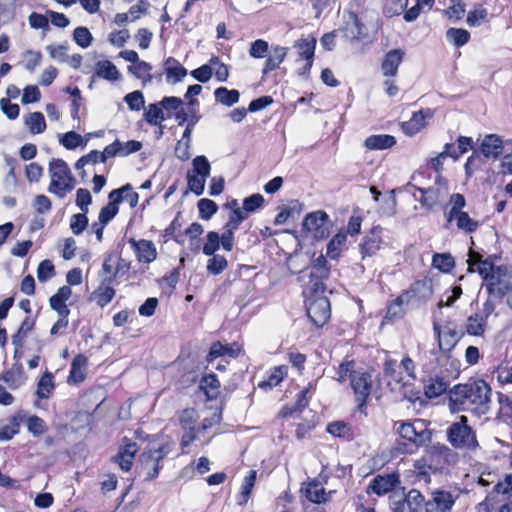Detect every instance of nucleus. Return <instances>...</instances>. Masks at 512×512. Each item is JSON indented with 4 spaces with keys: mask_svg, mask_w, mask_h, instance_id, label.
Returning a JSON list of instances; mask_svg holds the SVG:
<instances>
[{
    "mask_svg": "<svg viewBox=\"0 0 512 512\" xmlns=\"http://www.w3.org/2000/svg\"><path fill=\"white\" fill-rule=\"evenodd\" d=\"M466 416H460L459 421L447 428V438L450 444L457 449L474 450L478 446L476 435L467 424Z\"/></svg>",
    "mask_w": 512,
    "mask_h": 512,
    "instance_id": "nucleus-3",
    "label": "nucleus"
},
{
    "mask_svg": "<svg viewBox=\"0 0 512 512\" xmlns=\"http://www.w3.org/2000/svg\"><path fill=\"white\" fill-rule=\"evenodd\" d=\"M306 498L317 504L324 503L328 500L327 493L322 484L318 482H310L305 489Z\"/></svg>",
    "mask_w": 512,
    "mask_h": 512,
    "instance_id": "nucleus-33",
    "label": "nucleus"
},
{
    "mask_svg": "<svg viewBox=\"0 0 512 512\" xmlns=\"http://www.w3.org/2000/svg\"><path fill=\"white\" fill-rule=\"evenodd\" d=\"M193 173L208 178L210 176L211 166L205 156H197L193 159Z\"/></svg>",
    "mask_w": 512,
    "mask_h": 512,
    "instance_id": "nucleus-55",
    "label": "nucleus"
},
{
    "mask_svg": "<svg viewBox=\"0 0 512 512\" xmlns=\"http://www.w3.org/2000/svg\"><path fill=\"white\" fill-rule=\"evenodd\" d=\"M212 256L208 260L207 271L213 275H218L227 268L228 262L222 255L213 254Z\"/></svg>",
    "mask_w": 512,
    "mask_h": 512,
    "instance_id": "nucleus-50",
    "label": "nucleus"
},
{
    "mask_svg": "<svg viewBox=\"0 0 512 512\" xmlns=\"http://www.w3.org/2000/svg\"><path fill=\"white\" fill-rule=\"evenodd\" d=\"M288 368L286 366L274 367L270 370L266 380L259 382L258 387L261 389H271L277 386L287 375Z\"/></svg>",
    "mask_w": 512,
    "mask_h": 512,
    "instance_id": "nucleus-32",
    "label": "nucleus"
},
{
    "mask_svg": "<svg viewBox=\"0 0 512 512\" xmlns=\"http://www.w3.org/2000/svg\"><path fill=\"white\" fill-rule=\"evenodd\" d=\"M396 432L405 440L414 444L416 447H423L429 444L432 440V432L422 427V423L398 421L394 424Z\"/></svg>",
    "mask_w": 512,
    "mask_h": 512,
    "instance_id": "nucleus-6",
    "label": "nucleus"
},
{
    "mask_svg": "<svg viewBox=\"0 0 512 512\" xmlns=\"http://www.w3.org/2000/svg\"><path fill=\"white\" fill-rule=\"evenodd\" d=\"M115 276L116 273L108 278L103 279L101 285L92 294L97 304L101 307H104L110 303L115 296V290L112 287L113 278Z\"/></svg>",
    "mask_w": 512,
    "mask_h": 512,
    "instance_id": "nucleus-23",
    "label": "nucleus"
},
{
    "mask_svg": "<svg viewBox=\"0 0 512 512\" xmlns=\"http://www.w3.org/2000/svg\"><path fill=\"white\" fill-rule=\"evenodd\" d=\"M124 101L133 111H140L145 104L144 96L140 91H133L124 97Z\"/></svg>",
    "mask_w": 512,
    "mask_h": 512,
    "instance_id": "nucleus-56",
    "label": "nucleus"
},
{
    "mask_svg": "<svg viewBox=\"0 0 512 512\" xmlns=\"http://www.w3.org/2000/svg\"><path fill=\"white\" fill-rule=\"evenodd\" d=\"M432 265L440 271L449 272L454 267V259L450 254H435Z\"/></svg>",
    "mask_w": 512,
    "mask_h": 512,
    "instance_id": "nucleus-48",
    "label": "nucleus"
},
{
    "mask_svg": "<svg viewBox=\"0 0 512 512\" xmlns=\"http://www.w3.org/2000/svg\"><path fill=\"white\" fill-rule=\"evenodd\" d=\"M446 37L455 46L461 47L469 41L470 33L465 29L450 28L446 32Z\"/></svg>",
    "mask_w": 512,
    "mask_h": 512,
    "instance_id": "nucleus-46",
    "label": "nucleus"
},
{
    "mask_svg": "<svg viewBox=\"0 0 512 512\" xmlns=\"http://www.w3.org/2000/svg\"><path fill=\"white\" fill-rule=\"evenodd\" d=\"M131 247L140 263H151L157 257V250L154 243L150 240H135L131 238L129 240Z\"/></svg>",
    "mask_w": 512,
    "mask_h": 512,
    "instance_id": "nucleus-16",
    "label": "nucleus"
},
{
    "mask_svg": "<svg viewBox=\"0 0 512 512\" xmlns=\"http://www.w3.org/2000/svg\"><path fill=\"white\" fill-rule=\"evenodd\" d=\"M263 203L264 197L261 194H253L243 200V211H245L248 216L249 213H253L260 208Z\"/></svg>",
    "mask_w": 512,
    "mask_h": 512,
    "instance_id": "nucleus-57",
    "label": "nucleus"
},
{
    "mask_svg": "<svg viewBox=\"0 0 512 512\" xmlns=\"http://www.w3.org/2000/svg\"><path fill=\"white\" fill-rule=\"evenodd\" d=\"M449 386V381L439 375H435L429 378L425 385V394L429 398H435L446 392Z\"/></svg>",
    "mask_w": 512,
    "mask_h": 512,
    "instance_id": "nucleus-27",
    "label": "nucleus"
},
{
    "mask_svg": "<svg viewBox=\"0 0 512 512\" xmlns=\"http://www.w3.org/2000/svg\"><path fill=\"white\" fill-rule=\"evenodd\" d=\"M256 481V471L250 470L248 475L244 478L242 486H241V492L239 495V501L238 503L240 505L245 504L250 496L251 490L255 484Z\"/></svg>",
    "mask_w": 512,
    "mask_h": 512,
    "instance_id": "nucleus-43",
    "label": "nucleus"
},
{
    "mask_svg": "<svg viewBox=\"0 0 512 512\" xmlns=\"http://www.w3.org/2000/svg\"><path fill=\"white\" fill-rule=\"evenodd\" d=\"M395 144V137L388 134L371 135L364 142L365 147L369 150H384Z\"/></svg>",
    "mask_w": 512,
    "mask_h": 512,
    "instance_id": "nucleus-26",
    "label": "nucleus"
},
{
    "mask_svg": "<svg viewBox=\"0 0 512 512\" xmlns=\"http://www.w3.org/2000/svg\"><path fill=\"white\" fill-rule=\"evenodd\" d=\"M53 378V374L46 371L38 381L36 393L40 399H47L54 390Z\"/></svg>",
    "mask_w": 512,
    "mask_h": 512,
    "instance_id": "nucleus-36",
    "label": "nucleus"
},
{
    "mask_svg": "<svg viewBox=\"0 0 512 512\" xmlns=\"http://www.w3.org/2000/svg\"><path fill=\"white\" fill-rule=\"evenodd\" d=\"M138 445L135 442H127L113 457L123 471H129L132 467Z\"/></svg>",
    "mask_w": 512,
    "mask_h": 512,
    "instance_id": "nucleus-20",
    "label": "nucleus"
},
{
    "mask_svg": "<svg viewBox=\"0 0 512 512\" xmlns=\"http://www.w3.org/2000/svg\"><path fill=\"white\" fill-rule=\"evenodd\" d=\"M350 385L355 394V400L359 408H362L372 389V376L366 371L354 372Z\"/></svg>",
    "mask_w": 512,
    "mask_h": 512,
    "instance_id": "nucleus-13",
    "label": "nucleus"
},
{
    "mask_svg": "<svg viewBox=\"0 0 512 512\" xmlns=\"http://www.w3.org/2000/svg\"><path fill=\"white\" fill-rule=\"evenodd\" d=\"M488 15L487 9L478 7L477 9L470 11L467 15L466 22L470 27H478L483 21L486 20Z\"/></svg>",
    "mask_w": 512,
    "mask_h": 512,
    "instance_id": "nucleus-59",
    "label": "nucleus"
},
{
    "mask_svg": "<svg viewBox=\"0 0 512 512\" xmlns=\"http://www.w3.org/2000/svg\"><path fill=\"white\" fill-rule=\"evenodd\" d=\"M28 431L34 436L39 437L43 435L47 430V424L45 421L37 415H32L27 418L26 421Z\"/></svg>",
    "mask_w": 512,
    "mask_h": 512,
    "instance_id": "nucleus-42",
    "label": "nucleus"
},
{
    "mask_svg": "<svg viewBox=\"0 0 512 512\" xmlns=\"http://www.w3.org/2000/svg\"><path fill=\"white\" fill-rule=\"evenodd\" d=\"M380 227H374L370 230V232L363 238V241L360 244V250L362 257H370L376 254L378 250H380L382 245Z\"/></svg>",
    "mask_w": 512,
    "mask_h": 512,
    "instance_id": "nucleus-17",
    "label": "nucleus"
},
{
    "mask_svg": "<svg viewBox=\"0 0 512 512\" xmlns=\"http://www.w3.org/2000/svg\"><path fill=\"white\" fill-rule=\"evenodd\" d=\"M491 387L478 379L458 384L450 390V405L454 410H470L476 415H484L490 409Z\"/></svg>",
    "mask_w": 512,
    "mask_h": 512,
    "instance_id": "nucleus-1",
    "label": "nucleus"
},
{
    "mask_svg": "<svg viewBox=\"0 0 512 512\" xmlns=\"http://www.w3.org/2000/svg\"><path fill=\"white\" fill-rule=\"evenodd\" d=\"M315 46L316 39L313 37L303 38L296 43L299 57L307 61L304 67V73L308 72L312 67Z\"/></svg>",
    "mask_w": 512,
    "mask_h": 512,
    "instance_id": "nucleus-24",
    "label": "nucleus"
},
{
    "mask_svg": "<svg viewBox=\"0 0 512 512\" xmlns=\"http://www.w3.org/2000/svg\"><path fill=\"white\" fill-rule=\"evenodd\" d=\"M25 124L33 134H40L46 129V122L41 112H32L25 117Z\"/></svg>",
    "mask_w": 512,
    "mask_h": 512,
    "instance_id": "nucleus-37",
    "label": "nucleus"
},
{
    "mask_svg": "<svg viewBox=\"0 0 512 512\" xmlns=\"http://www.w3.org/2000/svg\"><path fill=\"white\" fill-rule=\"evenodd\" d=\"M214 96L217 102L231 107L238 103L240 93L236 89L228 90L226 87H219L214 91Z\"/></svg>",
    "mask_w": 512,
    "mask_h": 512,
    "instance_id": "nucleus-34",
    "label": "nucleus"
},
{
    "mask_svg": "<svg viewBox=\"0 0 512 512\" xmlns=\"http://www.w3.org/2000/svg\"><path fill=\"white\" fill-rule=\"evenodd\" d=\"M151 70L152 66L149 63L141 60L136 62L134 65L128 66V71L137 79H140L143 86L152 81L153 76L151 74Z\"/></svg>",
    "mask_w": 512,
    "mask_h": 512,
    "instance_id": "nucleus-31",
    "label": "nucleus"
},
{
    "mask_svg": "<svg viewBox=\"0 0 512 512\" xmlns=\"http://www.w3.org/2000/svg\"><path fill=\"white\" fill-rule=\"evenodd\" d=\"M487 320L478 314L470 315L467 319L466 332L472 336H481L484 334Z\"/></svg>",
    "mask_w": 512,
    "mask_h": 512,
    "instance_id": "nucleus-35",
    "label": "nucleus"
},
{
    "mask_svg": "<svg viewBox=\"0 0 512 512\" xmlns=\"http://www.w3.org/2000/svg\"><path fill=\"white\" fill-rule=\"evenodd\" d=\"M384 376L388 379V385L392 390L400 391L404 397L410 401L418 398L419 390H416L414 384H405L406 376L403 371L397 367L395 360H386L384 364Z\"/></svg>",
    "mask_w": 512,
    "mask_h": 512,
    "instance_id": "nucleus-5",
    "label": "nucleus"
},
{
    "mask_svg": "<svg viewBox=\"0 0 512 512\" xmlns=\"http://www.w3.org/2000/svg\"><path fill=\"white\" fill-rule=\"evenodd\" d=\"M346 42L360 41L367 36L366 27L355 12L344 15V26L338 30Z\"/></svg>",
    "mask_w": 512,
    "mask_h": 512,
    "instance_id": "nucleus-10",
    "label": "nucleus"
},
{
    "mask_svg": "<svg viewBox=\"0 0 512 512\" xmlns=\"http://www.w3.org/2000/svg\"><path fill=\"white\" fill-rule=\"evenodd\" d=\"M20 422L21 418L19 416H13L11 425L0 427V441L11 440L19 432Z\"/></svg>",
    "mask_w": 512,
    "mask_h": 512,
    "instance_id": "nucleus-47",
    "label": "nucleus"
},
{
    "mask_svg": "<svg viewBox=\"0 0 512 512\" xmlns=\"http://www.w3.org/2000/svg\"><path fill=\"white\" fill-rule=\"evenodd\" d=\"M206 177L197 175L194 173H188L187 174V183L189 189L195 193L196 195H201L204 192L205 189V183H206Z\"/></svg>",
    "mask_w": 512,
    "mask_h": 512,
    "instance_id": "nucleus-51",
    "label": "nucleus"
},
{
    "mask_svg": "<svg viewBox=\"0 0 512 512\" xmlns=\"http://www.w3.org/2000/svg\"><path fill=\"white\" fill-rule=\"evenodd\" d=\"M424 497L420 491L411 489L407 494H394L391 497V512H420Z\"/></svg>",
    "mask_w": 512,
    "mask_h": 512,
    "instance_id": "nucleus-8",
    "label": "nucleus"
},
{
    "mask_svg": "<svg viewBox=\"0 0 512 512\" xmlns=\"http://www.w3.org/2000/svg\"><path fill=\"white\" fill-rule=\"evenodd\" d=\"M453 221H456L457 228L465 233H472L479 227V222L472 219L467 212L453 216Z\"/></svg>",
    "mask_w": 512,
    "mask_h": 512,
    "instance_id": "nucleus-39",
    "label": "nucleus"
},
{
    "mask_svg": "<svg viewBox=\"0 0 512 512\" xmlns=\"http://www.w3.org/2000/svg\"><path fill=\"white\" fill-rule=\"evenodd\" d=\"M450 209L446 213V218L448 222L453 221V216L465 212L463 209L466 206L465 197L460 193H455L450 196L449 200Z\"/></svg>",
    "mask_w": 512,
    "mask_h": 512,
    "instance_id": "nucleus-38",
    "label": "nucleus"
},
{
    "mask_svg": "<svg viewBox=\"0 0 512 512\" xmlns=\"http://www.w3.org/2000/svg\"><path fill=\"white\" fill-rule=\"evenodd\" d=\"M432 116L433 112L431 109L415 112L408 121L403 122L402 129L407 135H415L426 126V119Z\"/></svg>",
    "mask_w": 512,
    "mask_h": 512,
    "instance_id": "nucleus-19",
    "label": "nucleus"
},
{
    "mask_svg": "<svg viewBox=\"0 0 512 512\" xmlns=\"http://www.w3.org/2000/svg\"><path fill=\"white\" fill-rule=\"evenodd\" d=\"M398 483L399 479L395 474L378 475L369 484L368 492L384 495L392 491Z\"/></svg>",
    "mask_w": 512,
    "mask_h": 512,
    "instance_id": "nucleus-18",
    "label": "nucleus"
},
{
    "mask_svg": "<svg viewBox=\"0 0 512 512\" xmlns=\"http://www.w3.org/2000/svg\"><path fill=\"white\" fill-rule=\"evenodd\" d=\"M50 184L48 191L59 198H64L76 185L67 163L62 159H53L49 163Z\"/></svg>",
    "mask_w": 512,
    "mask_h": 512,
    "instance_id": "nucleus-2",
    "label": "nucleus"
},
{
    "mask_svg": "<svg viewBox=\"0 0 512 512\" xmlns=\"http://www.w3.org/2000/svg\"><path fill=\"white\" fill-rule=\"evenodd\" d=\"M456 499L449 491H433L429 499H424V512H451Z\"/></svg>",
    "mask_w": 512,
    "mask_h": 512,
    "instance_id": "nucleus-11",
    "label": "nucleus"
},
{
    "mask_svg": "<svg viewBox=\"0 0 512 512\" xmlns=\"http://www.w3.org/2000/svg\"><path fill=\"white\" fill-rule=\"evenodd\" d=\"M219 387V380L214 374H208L201 380V388L204 389L206 394L211 398L217 395Z\"/></svg>",
    "mask_w": 512,
    "mask_h": 512,
    "instance_id": "nucleus-52",
    "label": "nucleus"
},
{
    "mask_svg": "<svg viewBox=\"0 0 512 512\" xmlns=\"http://www.w3.org/2000/svg\"><path fill=\"white\" fill-rule=\"evenodd\" d=\"M498 402L500 417L505 421L512 420V398L503 393H498Z\"/></svg>",
    "mask_w": 512,
    "mask_h": 512,
    "instance_id": "nucleus-53",
    "label": "nucleus"
},
{
    "mask_svg": "<svg viewBox=\"0 0 512 512\" xmlns=\"http://www.w3.org/2000/svg\"><path fill=\"white\" fill-rule=\"evenodd\" d=\"M95 75L109 81H116L120 78V73L117 67L109 60L99 61L96 63Z\"/></svg>",
    "mask_w": 512,
    "mask_h": 512,
    "instance_id": "nucleus-29",
    "label": "nucleus"
},
{
    "mask_svg": "<svg viewBox=\"0 0 512 512\" xmlns=\"http://www.w3.org/2000/svg\"><path fill=\"white\" fill-rule=\"evenodd\" d=\"M503 151V141L496 134L486 135L481 143V152L486 158H498Z\"/></svg>",
    "mask_w": 512,
    "mask_h": 512,
    "instance_id": "nucleus-22",
    "label": "nucleus"
},
{
    "mask_svg": "<svg viewBox=\"0 0 512 512\" xmlns=\"http://www.w3.org/2000/svg\"><path fill=\"white\" fill-rule=\"evenodd\" d=\"M73 38L75 42L82 48H87L92 42V34L86 27H77L74 30Z\"/></svg>",
    "mask_w": 512,
    "mask_h": 512,
    "instance_id": "nucleus-58",
    "label": "nucleus"
},
{
    "mask_svg": "<svg viewBox=\"0 0 512 512\" xmlns=\"http://www.w3.org/2000/svg\"><path fill=\"white\" fill-rule=\"evenodd\" d=\"M303 228L315 239H323L329 234V218L324 211H315L306 215Z\"/></svg>",
    "mask_w": 512,
    "mask_h": 512,
    "instance_id": "nucleus-12",
    "label": "nucleus"
},
{
    "mask_svg": "<svg viewBox=\"0 0 512 512\" xmlns=\"http://www.w3.org/2000/svg\"><path fill=\"white\" fill-rule=\"evenodd\" d=\"M434 335L438 341V348L440 352L449 358L452 350L463 337V332L457 330L455 326L445 325L444 328L434 322L433 324Z\"/></svg>",
    "mask_w": 512,
    "mask_h": 512,
    "instance_id": "nucleus-7",
    "label": "nucleus"
},
{
    "mask_svg": "<svg viewBox=\"0 0 512 512\" xmlns=\"http://www.w3.org/2000/svg\"><path fill=\"white\" fill-rule=\"evenodd\" d=\"M171 450L172 448L168 443L159 446L150 445L140 455V467L145 472V480H152L158 475L160 462Z\"/></svg>",
    "mask_w": 512,
    "mask_h": 512,
    "instance_id": "nucleus-4",
    "label": "nucleus"
},
{
    "mask_svg": "<svg viewBox=\"0 0 512 512\" xmlns=\"http://www.w3.org/2000/svg\"><path fill=\"white\" fill-rule=\"evenodd\" d=\"M445 185L446 182H444L441 177H438L434 187H429L428 189L415 188L416 191L420 192V198H418L415 193H413V196L419 200L423 207L430 209L438 203L442 190L447 189Z\"/></svg>",
    "mask_w": 512,
    "mask_h": 512,
    "instance_id": "nucleus-15",
    "label": "nucleus"
},
{
    "mask_svg": "<svg viewBox=\"0 0 512 512\" xmlns=\"http://www.w3.org/2000/svg\"><path fill=\"white\" fill-rule=\"evenodd\" d=\"M55 274L54 265L50 260H43L37 268V277L40 282H46Z\"/></svg>",
    "mask_w": 512,
    "mask_h": 512,
    "instance_id": "nucleus-61",
    "label": "nucleus"
},
{
    "mask_svg": "<svg viewBox=\"0 0 512 512\" xmlns=\"http://www.w3.org/2000/svg\"><path fill=\"white\" fill-rule=\"evenodd\" d=\"M403 293L407 296L410 305L420 306L427 302L433 294L431 281L418 280L411 285L410 289Z\"/></svg>",
    "mask_w": 512,
    "mask_h": 512,
    "instance_id": "nucleus-14",
    "label": "nucleus"
},
{
    "mask_svg": "<svg viewBox=\"0 0 512 512\" xmlns=\"http://www.w3.org/2000/svg\"><path fill=\"white\" fill-rule=\"evenodd\" d=\"M347 236L345 233H337L327 245V256L331 259H336L339 254L341 247L344 245Z\"/></svg>",
    "mask_w": 512,
    "mask_h": 512,
    "instance_id": "nucleus-45",
    "label": "nucleus"
},
{
    "mask_svg": "<svg viewBox=\"0 0 512 512\" xmlns=\"http://www.w3.org/2000/svg\"><path fill=\"white\" fill-rule=\"evenodd\" d=\"M198 210L202 219L209 220L217 212L218 206L213 200L203 198L198 201Z\"/></svg>",
    "mask_w": 512,
    "mask_h": 512,
    "instance_id": "nucleus-49",
    "label": "nucleus"
},
{
    "mask_svg": "<svg viewBox=\"0 0 512 512\" xmlns=\"http://www.w3.org/2000/svg\"><path fill=\"white\" fill-rule=\"evenodd\" d=\"M87 366V358L84 355H77L73 358L71 363L69 381L79 383L85 378V370Z\"/></svg>",
    "mask_w": 512,
    "mask_h": 512,
    "instance_id": "nucleus-28",
    "label": "nucleus"
},
{
    "mask_svg": "<svg viewBox=\"0 0 512 512\" xmlns=\"http://www.w3.org/2000/svg\"><path fill=\"white\" fill-rule=\"evenodd\" d=\"M476 263L477 266L475 267V272H478L486 283L491 280L494 275H497V269L499 267H495L494 264L488 259L482 260L477 258Z\"/></svg>",
    "mask_w": 512,
    "mask_h": 512,
    "instance_id": "nucleus-41",
    "label": "nucleus"
},
{
    "mask_svg": "<svg viewBox=\"0 0 512 512\" xmlns=\"http://www.w3.org/2000/svg\"><path fill=\"white\" fill-rule=\"evenodd\" d=\"M206 243L203 246V253L207 256L215 254L220 246V236L217 232L211 231L206 236Z\"/></svg>",
    "mask_w": 512,
    "mask_h": 512,
    "instance_id": "nucleus-60",
    "label": "nucleus"
},
{
    "mask_svg": "<svg viewBox=\"0 0 512 512\" xmlns=\"http://www.w3.org/2000/svg\"><path fill=\"white\" fill-rule=\"evenodd\" d=\"M60 142L65 148L72 150L81 145L83 143V139L80 134L70 131L63 135Z\"/></svg>",
    "mask_w": 512,
    "mask_h": 512,
    "instance_id": "nucleus-63",
    "label": "nucleus"
},
{
    "mask_svg": "<svg viewBox=\"0 0 512 512\" xmlns=\"http://www.w3.org/2000/svg\"><path fill=\"white\" fill-rule=\"evenodd\" d=\"M307 315L313 324L323 326L331 316L329 299L326 296L307 297Z\"/></svg>",
    "mask_w": 512,
    "mask_h": 512,
    "instance_id": "nucleus-9",
    "label": "nucleus"
},
{
    "mask_svg": "<svg viewBox=\"0 0 512 512\" xmlns=\"http://www.w3.org/2000/svg\"><path fill=\"white\" fill-rule=\"evenodd\" d=\"M287 55V48L275 46L272 48L271 54L265 62L263 74H267L276 68L284 61Z\"/></svg>",
    "mask_w": 512,
    "mask_h": 512,
    "instance_id": "nucleus-30",
    "label": "nucleus"
},
{
    "mask_svg": "<svg viewBox=\"0 0 512 512\" xmlns=\"http://www.w3.org/2000/svg\"><path fill=\"white\" fill-rule=\"evenodd\" d=\"M410 305L407 296L402 293L399 295L389 306L387 309V317L396 318L401 317L404 314V306Z\"/></svg>",
    "mask_w": 512,
    "mask_h": 512,
    "instance_id": "nucleus-44",
    "label": "nucleus"
},
{
    "mask_svg": "<svg viewBox=\"0 0 512 512\" xmlns=\"http://www.w3.org/2000/svg\"><path fill=\"white\" fill-rule=\"evenodd\" d=\"M88 225L86 213H78L71 217L70 228L75 235L81 234Z\"/></svg>",
    "mask_w": 512,
    "mask_h": 512,
    "instance_id": "nucleus-62",
    "label": "nucleus"
},
{
    "mask_svg": "<svg viewBox=\"0 0 512 512\" xmlns=\"http://www.w3.org/2000/svg\"><path fill=\"white\" fill-rule=\"evenodd\" d=\"M2 379L10 385V387H17L22 383V369L21 367H13L11 370L5 372Z\"/></svg>",
    "mask_w": 512,
    "mask_h": 512,
    "instance_id": "nucleus-64",
    "label": "nucleus"
},
{
    "mask_svg": "<svg viewBox=\"0 0 512 512\" xmlns=\"http://www.w3.org/2000/svg\"><path fill=\"white\" fill-rule=\"evenodd\" d=\"M397 367L405 372V384H414V381L416 380V375L415 364L413 360L410 357L406 356L402 359L400 364H397Z\"/></svg>",
    "mask_w": 512,
    "mask_h": 512,
    "instance_id": "nucleus-54",
    "label": "nucleus"
},
{
    "mask_svg": "<svg viewBox=\"0 0 512 512\" xmlns=\"http://www.w3.org/2000/svg\"><path fill=\"white\" fill-rule=\"evenodd\" d=\"M501 268L497 269V275L485 283L486 289L491 298L501 300L509 291V282L501 278Z\"/></svg>",
    "mask_w": 512,
    "mask_h": 512,
    "instance_id": "nucleus-21",
    "label": "nucleus"
},
{
    "mask_svg": "<svg viewBox=\"0 0 512 512\" xmlns=\"http://www.w3.org/2000/svg\"><path fill=\"white\" fill-rule=\"evenodd\" d=\"M404 52L399 49L389 51L382 62V71L385 76H394L403 60Z\"/></svg>",
    "mask_w": 512,
    "mask_h": 512,
    "instance_id": "nucleus-25",
    "label": "nucleus"
},
{
    "mask_svg": "<svg viewBox=\"0 0 512 512\" xmlns=\"http://www.w3.org/2000/svg\"><path fill=\"white\" fill-rule=\"evenodd\" d=\"M166 115L163 111L160 103L149 104L147 111L144 113V118L147 123L151 125H158L166 119Z\"/></svg>",
    "mask_w": 512,
    "mask_h": 512,
    "instance_id": "nucleus-40",
    "label": "nucleus"
}]
</instances>
